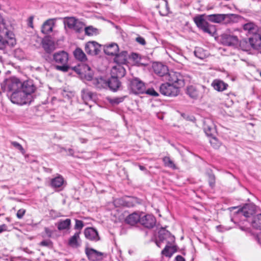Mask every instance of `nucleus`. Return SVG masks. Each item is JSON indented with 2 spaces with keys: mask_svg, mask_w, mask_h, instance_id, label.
<instances>
[{
  "mask_svg": "<svg viewBox=\"0 0 261 261\" xmlns=\"http://www.w3.org/2000/svg\"><path fill=\"white\" fill-rule=\"evenodd\" d=\"M71 69L77 73L81 75H83L84 72L89 71L91 69L90 67L88 65L84 64H81L77 66L71 67Z\"/></svg>",
  "mask_w": 261,
  "mask_h": 261,
  "instance_id": "obj_30",
  "label": "nucleus"
},
{
  "mask_svg": "<svg viewBox=\"0 0 261 261\" xmlns=\"http://www.w3.org/2000/svg\"><path fill=\"white\" fill-rule=\"evenodd\" d=\"M53 26V20L48 19L44 22L42 27L41 31L44 34H48L52 32Z\"/></svg>",
  "mask_w": 261,
  "mask_h": 261,
  "instance_id": "obj_31",
  "label": "nucleus"
},
{
  "mask_svg": "<svg viewBox=\"0 0 261 261\" xmlns=\"http://www.w3.org/2000/svg\"><path fill=\"white\" fill-rule=\"evenodd\" d=\"M160 91L165 96H175L178 94L179 89L169 83H165L160 86Z\"/></svg>",
  "mask_w": 261,
  "mask_h": 261,
  "instance_id": "obj_8",
  "label": "nucleus"
},
{
  "mask_svg": "<svg viewBox=\"0 0 261 261\" xmlns=\"http://www.w3.org/2000/svg\"><path fill=\"white\" fill-rule=\"evenodd\" d=\"M166 80L178 89L185 85V80L183 76L178 72L171 71L166 75Z\"/></svg>",
  "mask_w": 261,
  "mask_h": 261,
  "instance_id": "obj_4",
  "label": "nucleus"
},
{
  "mask_svg": "<svg viewBox=\"0 0 261 261\" xmlns=\"http://www.w3.org/2000/svg\"><path fill=\"white\" fill-rule=\"evenodd\" d=\"M126 97L125 96L108 98L109 102L112 105H117L123 102Z\"/></svg>",
  "mask_w": 261,
  "mask_h": 261,
  "instance_id": "obj_43",
  "label": "nucleus"
},
{
  "mask_svg": "<svg viewBox=\"0 0 261 261\" xmlns=\"http://www.w3.org/2000/svg\"><path fill=\"white\" fill-rule=\"evenodd\" d=\"M92 84L97 89L106 88L107 87L110 88L109 80L106 81L101 77L94 78L92 80Z\"/></svg>",
  "mask_w": 261,
  "mask_h": 261,
  "instance_id": "obj_22",
  "label": "nucleus"
},
{
  "mask_svg": "<svg viewBox=\"0 0 261 261\" xmlns=\"http://www.w3.org/2000/svg\"><path fill=\"white\" fill-rule=\"evenodd\" d=\"M132 56H133V58L135 59L137 58V57H138V55L137 54H133Z\"/></svg>",
  "mask_w": 261,
  "mask_h": 261,
  "instance_id": "obj_64",
  "label": "nucleus"
},
{
  "mask_svg": "<svg viewBox=\"0 0 261 261\" xmlns=\"http://www.w3.org/2000/svg\"><path fill=\"white\" fill-rule=\"evenodd\" d=\"M64 182V178L61 175L54 178L51 180V185L54 188L61 187Z\"/></svg>",
  "mask_w": 261,
  "mask_h": 261,
  "instance_id": "obj_35",
  "label": "nucleus"
},
{
  "mask_svg": "<svg viewBox=\"0 0 261 261\" xmlns=\"http://www.w3.org/2000/svg\"><path fill=\"white\" fill-rule=\"evenodd\" d=\"M42 47L47 53L53 51L56 47L54 41L50 39H45L42 41Z\"/></svg>",
  "mask_w": 261,
  "mask_h": 261,
  "instance_id": "obj_28",
  "label": "nucleus"
},
{
  "mask_svg": "<svg viewBox=\"0 0 261 261\" xmlns=\"http://www.w3.org/2000/svg\"><path fill=\"white\" fill-rule=\"evenodd\" d=\"M101 47V45L96 41H89L85 44V50L89 55L96 56L100 52Z\"/></svg>",
  "mask_w": 261,
  "mask_h": 261,
  "instance_id": "obj_13",
  "label": "nucleus"
},
{
  "mask_svg": "<svg viewBox=\"0 0 261 261\" xmlns=\"http://www.w3.org/2000/svg\"><path fill=\"white\" fill-rule=\"evenodd\" d=\"M80 140L82 143H85L87 142V140L84 138H80Z\"/></svg>",
  "mask_w": 261,
  "mask_h": 261,
  "instance_id": "obj_61",
  "label": "nucleus"
},
{
  "mask_svg": "<svg viewBox=\"0 0 261 261\" xmlns=\"http://www.w3.org/2000/svg\"><path fill=\"white\" fill-rule=\"evenodd\" d=\"M153 69L156 74L160 76H164L165 79L169 72L167 66L159 63L154 64Z\"/></svg>",
  "mask_w": 261,
  "mask_h": 261,
  "instance_id": "obj_21",
  "label": "nucleus"
},
{
  "mask_svg": "<svg viewBox=\"0 0 261 261\" xmlns=\"http://www.w3.org/2000/svg\"><path fill=\"white\" fill-rule=\"evenodd\" d=\"M7 229V226L6 224L0 225V233L6 231Z\"/></svg>",
  "mask_w": 261,
  "mask_h": 261,
  "instance_id": "obj_57",
  "label": "nucleus"
},
{
  "mask_svg": "<svg viewBox=\"0 0 261 261\" xmlns=\"http://www.w3.org/2000/svg\"><path fill=\"white\" fill-rule=\"evenodd\" d=\"M45 232L46 234L49 237H50L53 233V231L47 227L45 228Z\"/></svg>",
  "mask_w": 261,
  "mask_h": 261,
  "instance_id": "obj_55",
  "label": "nucleus"
},
{
  "mask_svg": "<svg viewBox=\"0 0 261 261\" xmlns=\"http://www.w3.org/2000/svg\"><path fill=\"white\" fill-rule=\"evenodd\" d=\"M127 54L126 51H122L120 54H118L117 53V55H115V61L119 64H123L125 63L127 60Z\"/></svg>",
  "mask_w": 261,
  "mask_h": 261,
  "instance_id": "obj_37",
  "label": "nucleus"
},
{
  "mask_svg": "<svg viewBox=\"0 0 261 261\" xmlns=\"http://www.w3.org/2000/svg\"><path fill=\"white\" fill-rule=\"evenodd\" d=\"M177 251V247L175 245H166L162 250V253L167 257H170L173 253Z\"/></svg>",
  "mask_w": 261,
  "mask_h": 261,
  "instance_id": "obj_32",
  "label": "nucleus"
},
{
  "mask_svg": "<svg viewBox=\"0 0 261 261\" xmlns=\"http://www.w3.org/2000/svg\"><path fill=\"white\" fill-rule=\"evenodd\" d=\"M67 151L69 153V155H73L74 154V150L71 149V148H69L68 150H67Z\"/></svg>",
  "mask_w": 261,
  "mask_h": 261,
  "instance_id": "obj_59",
  "label": "nucleus"
},
{
  "mask_svg": "<svg viewBox=\"0 0 261 261\" xmlns=\"http://www.w3.org/2000/svg\"><path fill=\"white\" fill-rule=\"evenodd\" d=\"M85 253L90 261H98L102 259L103 253L88 247L85 248Z\"/></svg>",
  "mask_w": 261,
  "mask_h": 261,
  "instance_id": "obj_16",
  "label": "nucleus"
},
{
  "mask_svg": "<svg viewBox=\"0 0 261 261\" xmlns=\"http://www.w3.org/2000/svg\"><path fill=\"white\" fill-rule=\"evenodd\" d=\"M176 261H185V258L181 255H177L175 258Z\"/></svg>",
  "mask_w": 261,
  "mask_h": 261,
  "instance_id": "obj_58",
  "label": "nucleus"
},
{
  "mask_svg": "<svg viewBox=\"0 0 261 261\" xmlns=\"http://www.w3.org/2000/svg\"><path fill=\"white\" fill-rule=\"evenodd\" d=\"M221 42L225 45L236 47L239 44V40L236 35L224 33L221 35Z\"/></svg>",
  "mask_w": 261,
  "mask_h": 261,
  "instance_id": "obj_12",
  "label": "nucleus"
},
{
  "mask_svg": "<svg viewBox=\"0 0 261 261\" xmlns=\"http://www.w3.org/2000/svg\"><path fill=\"white\" fill-rule=\"evenodd\" d=\"M83 75H85V77L87 81H91L92 82V80L94 79L92 77V74L90 72L87 74L86 72H84Z\"/></svg>",
  "mask_w": 261,
  "mask_h": 261,
  "instance_id": "obj_54",
  "label": "nucleus"
},
{
  "mask_svg": "<svg viewBox=\"0 0 261 261\" xmlns=\"http://www.w3.org/2000/svg\"><path fill=\"white\" fill-rule=\"evenodd\" d=\"M239 44L241 48L244 51H249L252 49L248 39H243L239 41Z\"/></svg>",
  "mask_w": 261,
  "mask_h": 261,
  "instance_id": "obj_40",
  "label": "nucleus"
},
{
  "mask_svg": "<svg viewBox=\"0 0 261 261\" xmlns=\"http://www.w3.org/2000/svg\"><path fill=\"white\" fill-rule=\"evenodd\" d=\"M94 94L88 89L82 91V97L85 102L93 99Z\"/></svg>",
  "mask_w": 261,
  "mask_h": 261,
  "instance_id": "obj_36",
  "label": "nucleus"
},
{
  "mask_svg": "<svg viewBox=\"0 0 261 261\" xmlns=\"http://www.w3.org/2000/svg\"><path fill=\"white\" fill-rule=\"evenodd\" d=\"M20 89L23 91V92L27 94V96H30V99L31 100V101H32L33 99L32 94L36 90V87L33 82L32 81H26L21 83Z\"/></svg>",
  "mask_w": 261,
  "mask_h": 261,
  "instance_id": "obj_15",
  "label": "nucleus"
},
{
  "mask_svg": "<svg viewBox=\"0 0 261 261\" xmlns=\"http://www.w3.org/2000/svg\"><path fill=\"white\" fill-rule=\"evenodd\" d=\"M21 82L16 77L6 79L1 84L2 88L5 91L15 92L20 89Z\"/></svg>",
  "mask_w": 261,
  "mask_h": 261,
  "instance_id": "obj_3",
  "label": "nucleus"
},
{
  "mask_svg": "<svg viewBox=\"0 0 261 261\" xmlns=\"http://www.w3.org/2000/svg\"><path fill=\"white\" fill-rule=\"evenodd\" d=\"M33 19L34 17L31 16L28 19V25L31 28H33Z\"/></svg>",
  "mask_w": 261,
  "mask_h": 261,
  "instance_id": "obj_53",
  "label": "nucleus"
},
{
  "mask_svg": "<svg viewBox=\"0 0 261 261\" xmlns=\"http://www.w3.org/2000/svg\"><path fill=\"white\" fill-rule=\"evenodd\" d=\"M254 211L255 208L253 205L247 204L243 207L239 208L238 210L237 214L240 216H243L245 218H248L253 215Z\"/></svg>",
  "mask_w": 261,
  "mask_h": 261,
  "instance_id": "obj_18",
  "label": "nucleus"
},
{
  "mask_svg": "<svg viewBox=\"0 0 261 261\" xmlns=\"http://www.w3.org/2000/svg\"><path fill=\"white\" fill-rule=\"evenodd\" d=\"M75 58L81 62H85L87 60V56L83 50L79 48H76L73 51Z\"/></svg>",
  "mask_w": 261,
  "mask_h": 261,
  "instance_id": "obj_33",
  "label": "nucleus"
},
{
  "mask_svg": "<svg viewBox=\"0 0 261 261\" xmlns=\"http://www.w3.org/2000/svg\"><path fill=\"white\" fill-rule=\"evenodd\" d=\"M159 241L156 242L158 246L161 247V243L166 242V245H173L175 242V238L171 233L164 229H161L159 232Z\"/></svg>",
  "mask_w": 261,
  "mask_h": 261,
  "instance_id": "obj_9",
  "label": "nucleus"
},
{
  "mask_svg": "<svg viewBox=\"0 0 261 261\" xmlns=\"http://www.w3.org/2000/svg\"><path fill=\"white\" fill-rule=\"evenodd\" d=\"M84 226V223L82 221L77 219L75 220V224L74 225L75 229L79 230V231H81Z\"/></svg>",
  "mask_w": 261,
  "mask_h": 261,
  "instance_id": "obj_47",
  "label": "nucleus"
},
{
  "mask_svg": "<svg viewBox=\"0 0 261 261\" xmlns=\"http://www.w3.org/2000/svg\"><path fill=\"white\" fill-rule=\"evenodd\" d=\"M128 89L134 94L144 93L145 92L144 83L138 78L128 80Z\"/></svg>",
  "mask_w": 261,
  "mask_h": 261,
  "instance_id": "obj_7",
  "label": "nucleus"
},
{
  "mask_svg": "<svg viewBox=\"0 0 261 261\" xmlns=\"http://www.w3.org/2000/svg\"><path fill=\"white\" fill-rule=\"evenodd\" d=\"M163 161L164 163L165 166L172 169H175L176 166L174 164L173 162L170 159L169 156H165L163 158Z\"/></svg>",
  "mask_w": 261,
  "mask_h": 261,
  "instance_id": "obj_44",
  "label": "nucleus"
},
{
  "mask_svg": "<svg viewBox=\"0 0 261 261\" xmlns=\"http://www.w3.org/2000/svg\"><path fill=\"white\" fill-rule=\"evenodd\" d=\"M187 93L193 98H196L198 96V91L193 86H190L187 87Z\"/></svg>",
  "mask_w": 261,
  "mask_h": 261,
  "instance_id": "obj_38",
  "label": "nucleus"
},
{
  "mask_svg": "<svg viewBox=\"0 0 261 261\" xmlns=\"http://www.w3.org/2000/svg\"><path fill=\"white\" fill-rule=\"evenodd\" d=\"M136 41L139 43V44L142 45H144L146 44V41L145 40V39H144V38L142 37H138L136 38Z\"/></svg>",
  "mask_w": 261,
  "mask_h": 261,
  "instance_id": "obj_52",
  "label": "nucleus"
},
{
  "mask_svg": "<svg viewBox=\"0 0 261 261\" xmlns=\"http://www.w3.org/2000/svg\"><path fill=\"white\" fill-rule=\"evenodd\" d=\"M40 244L43 246H49L50 244V242L49 241H43L40 242Z\"/></svg>",
  "mask_w": 261,
  "mask_h": 261,
  "instance_id": "obj_56",
  "label": "nucleus"
},
{
  "mask_svg": "<svg viewBox=\"0 0 261 261\" xmlns=\"http://www.w3.org/2000/svg\"><path fill=\"white\" fill-rule=\"evenodd\" d=\"M30 96L23 92L21 89L13 92L10 95V98L11 102L13 103L23 105L28 103H30Z\"/></svg>",
  "mask_w": 261,
  "mask_h": 261,
  "instance_id": "obj_5",
  "label": "nucleus"
},
{
  "mask_svg": "<svg viewBox=\"0 0 261 261\" xmlns=\"http://www.w3.org/2000/svg\"><path fill=\"white\" fill-rule=\"evenodd\" d=\"M194 21L197 26L204 32L210 34L213 33V26L210 25L207 21L203 18V15L198 16L195 17Z\"/></svg>",
  "mask_w": 261,
  "mask_h": 261,
  "instance_id": "obj_11",
  "label": "nucleus"
},
{
  "mask_svg": "<svg viewBox=\"0 0 261 261\" xmlns=\"http://www.w3.org/2000/svg\"><path fill=\"white\" fill-rule=\"evenodd\" d=\"M139 168L141 170H145V167L143 166H141V165H140L139 166Z\"/></svg>",
  "mask_w": 261,
  "mask_h": 261,
  "instance_id": "obj_63",
  "label": "nucleus"
},
{
  "mask_svg": "<svg viewBox=\"0 0 261 261\" xmlns=\"http://www.w3.org/2000/svg\"><path fill=\"white\" fill-rule=\"evenodd\" d=\"M248 40L251 48L258 50L261 45V33L252 35Z\"/></svg>",
  "mask_w": 261,
  "mask_h": 261,
  "instance_id": "obj_23",
  "label": "nucleus"
},
{
  "mask_svg": "<svg viewBox=\"0 0 261 261\" xmlns=\"http://www.w3.org/2000/svg\"><path fill=\"white\" fill-rule=\"evenodd\" d=\"M85 34L88 36H93L97 35L99 32L97 29L92 26H89L85 28Z\"/></svg>",
  "mask_w": 261,
  "mask_h": 261,
  "instance_id": "obj_41",
  "label": "nucleus"
},
{
  "mask_svg": "<svg viewBox=\"0 0 261 261\" xmlns=\"http://www.w3.org/2000/svg\"><path fill=\"white\" fill-rule=\"evenodd\" d=\"M214 89L218 91H223L226 90L228 85L220 80H215L212 83Z\"/></svg>",
  "mask_w": 261,
  "mask_h": 261,
  "instance_id": "obj_27",
  "label": "nucleus"
},
{
  "mask_svg": "<svg viewBox=\"0 0 261 261\" xmlns=\"http://www.w3.org/2000/svg\"><path fill=\"white\" fill-rule=\"evenodd\" d=\"M144 93L153 96H158L159 95L158 92H156L153 88H149L147 90H145V92Z\"/></svg>",
  "mask_w": 261,
  "mask_h": 261,
  "instance_id": "obj_49",
  "label": "nucleus"
},
{
  "mask_svg": "<svg viewBox=\"0 0 261 261\" xmlns=\"http://www.w3.org/2000/svg\"><path fill=\"white\" fill-rule=\"evenodd\" d=\"M105 53L109 56H115L118 53L119 47L116 43H112L103 46Z\"/></svg>",
  "mask_w": 261,
  "mask_h": 261,
  "instance_id": "obj_24",
  "label": "nucleus"
},
{
  "mask_svg": "<svg viewBox=\"0 0 261 261\" xmlns=\"http://www.w3.org/2000/svg\"><path fill=\"white\" fill-rule=\"evenodd\" d=\"M81 231L76 232L71 237L68 242V245L72 248H76L80 246Z\"/></svg>",
  "mask_w": 261,
  "mask_h": 261,
  "instance_id": "obj_25",
  "label": "nucleus"
},
{
  "mask_svg": "<svg viewBox=\"0 0 261 261\" xmlns=\"http://www.w3.org/2000/svg\"><path fill=\"white\" fill-rule=\"evenodd\" d=\"M203 129L208 136H213L216 133V127L213 121L208 118L205 119L203 122Z\"/></svg>",
  "mask_w": 261,
  "mask_h": 261,
  "instance_id": "obj_19",
  "label": "nucleus"
},
{
  "mask_svg": "<svg viewBox=\"0 0 261 261\" xmlns=\"http://www.w3.org/2000/svg\"><path fill=\"white\" fill-rule=\"evenodd\" d=\"M140 223L146 228H152L155 225L156 219L152 215L141 216Z\"/></svg>",
  "mask_w": 261,
  "mask_h": 261,
  "instance_id": "obj_14",
  "label": "nucleus"
},
{
  "mask_svg": "<svg viewBox=\"0 0 261 261\" xmlns=\"http://www.w3.org/2000/svg\"><path fill=\"white\" fill-rule=\"evenodd\" d=\"M15 44V41L13 39H10V42L6 39L0 35V49H4L7 47H11Z\"/></svg>",
  "mask_w": 261,
  "mask_h": 261,
  "instance_id": "obj_34",
  "label": "nucleus"
},
{
  "mask_svg": "<svg viewBox=\"0 0 261 261\" xmlns=\"http://www.w3.org/2000/svg\"><path fill=\"white\" fill-rule=\"evenodd\" d=\"M63 22L65 28L68 27L77 33L81 32L85 27L83 22L73 17H65Z\"/></svg>",
  "mask_w": 261,
  "mask_h": 261,
  "instance_id": "obj_6",
  "label": "nucleus"
},
{
  "mask_svg": "<svg viewBox=\"0 0 261 261\" xmlns=\"http://www.w3.org/2000/svg\"><path fill=\"white\" fill-rule=\"evenodd\" d=\"M126 206L133 207L138 203V199L136 198H131L125 201Z\"/></svg>",
  "mask_w": 261,
  "mask_h": 261,
  "instance_id": "obj_45",
  "label": "nucleus"
},
{
  "mask_svg": "<svg viewBox=\"0 0 261 261\" xmlns=\"http://www.w3.org/2000/svg\"><path fill=\"white\" fill-rule=\"evenodd\" d=\"M210 142L213 147L216 149L218 148L221 144V142L216 137H212L210 140Z\"/></svg>",
  "mask_w": 261,
  "mask_h": 261,
  "instance_id": "obj_46",
  "label": "nucleus"
},
{
  "mask_svg": "<svg viewBox=\"0 0 261 261\" xmlns=\"http://www.w3.org/2000/svg\"><path fill=\"white\" fill-rule=\"evenodd\" d=\"M141 216L139 215L138 213H134L126 217L125 222L126 223L131 225H134L138 222H140Z\"/></svg>",
  "mask_w": 261,
  "mask_h": 261,
  "instance_id": "obj_29",
  "label": "nucleus"
},
{
  "mask_svg": "<svg viewBox=\"0 0 261 261\" xmlns=\"http://www.w3.org/2000/svg\"><path fill=\"white\" fill-rule=\"evenodd\" d=\"M243 28L249 35H254L261 33V28L258 27L252 22H249L244 24L243 25Z\"/></svg>",
  "mask_w": 261,
  "mask_h": 261,
  "instance_id": "obj_17",
  "label": "nucleus"
},
{
  "mask_svg": "<svg viewBox=\"0 0 261 261\" xmlns=\"http://www.w3.org/2000/svg\"><path fill=\"white\" fill-rule=\"evenodd\" d=\"M84 234L86 239L93 242H97L100 240L97 231L92 227L86 228L84 230Z\"/></svg>",
  "mask_w": 261,
  "mask_h": 261,
  "instance_id": "obj_20",
  "label": "nucleus"
},
{
  "mask_svg": "<svg viewBox=\"0 0 261 261\" xmlns=\"http://www.w3.org/2000/svg\"><path fill=\"white\" fill-rule=\"evenodd\" d=\"M111 77L109 79L110 89L116 91L119 89L121 83L119 79L123 77L125 74V69L120 65L114 66L111 69Z\"/></svg>",
  "mask_w": 261,
  "mask_h": 261,
  "instance_id": "obj_1",
  "label": "nucleus"
},
{
  "mask_svg": "<svg viewBox=\"0 0 261 261\" xmlns=\"http://www.w3.org/2000/svg\"><path fill=\"white\" fill-rule=\"evenodd\" d=\"M194 55L197 58L200 59H203L206 57L205 51L200 47L196 48L194 51Z\"/></svg>",
  "mask_w": 261,
  "mask_h": 261,
  "instance_id": "obj_42",
  "label": "nucleus"
},
{
  "mask_svg": "<svg viewBox=\"0 0 261 261\" xmlns=\"http://www.w3.org/2000/svg\"><path fill=\"white\" fill-rule=\"evenodd\" d=\"M232 16V14H215L206 16V19L214 23L224 21V23H227L230 21Z\"/></svg>",
  "mask_w": 261,
  "mask_h": 261,
  "instance_id": "obj_10",
  "label": "nucleus"
},
{
  "mask_svg": "<svg viewBox=\"0 0 261 261\" xmlns=\"http://www.w3.org/2000/svg\"><path fill=\"white\" fill-rule=\"evenodd\" d=\"M251 224L253 227L256 229H261V214L253 217Z\"/></svg>",
  "mask_w": 261,
  "mask_h": 261,
  "instance_id": "obj_39",
  "label": "nucleus"
},
{
  "mask_svg": "<svg viewBox=\"0 0 261 261\" xmlns=\"http://www.w3.org/2000/svg\"><path fill=\"white\" fill-rule=\"evenodd\" d=\"M208 182L211 187H213L215 184V176L213 174H208Z\"/></svg>",
  "mask_w": 261,
  "mask_h": 261,
  "instance_id": "obj_50",
  "label": "nucleus"
},
{
  "mask_svg": "<svg viewBox=\"0 0 261 261\" xmlns=\"http://www.w3.org/2000/svg\"><path fill=\"white\" fill-rule=\"evenodd\" d=\"M68 59V54L66 51L62 50L55 53L53 55V61L57 64L56 69L63 72L68 71L70 68L67 65Z\"/></svg>",
  "mask_w": 261,
  "mask_h": 261,
  "instance_id": "obj_2",
  "label": "nucleus"
},
{
  "mask_svg": "<svg viewBox=\"0 0 261 261\" xmlns=\"http://www.w3.org/2000/svg\"><path fill=\"white\" fill-rule=\"evenodd\" d=\"M3 22H4L3 17L2 15H1V14L0 13V24H3Z\"/></svg>",
  "mask_w": 261,
  "mask_h": 261,
  "instance_id": "obj_60",
  "label": "nucleus"
},
{
  "mask_svg": "<svg viewBox=\"0 0 261 261\" xmlns=\"http://www.w3.org/2000/svg\"><path fill=\"white\" fill-rule=\"evenodd\" d=\"M11 144L16 149H18L21 151L22 154L25 153V150L23 147L17 142H12Z\"/></svg>",
  "mask_w": 261,
  "mask_h": 261,
  "instance_id": "obj_48",
  "label": "nucleus"
},
{
  "mask_svg": "<svg viewBox=\"0 0 261 261\" xmlns=\"http://www.w3.org/2000/svg\"><path fill=\"white\" fill-rule=\"evenodd\" d=\"M25 210L24 209L21 208L19 210L16 214L17 217L18 219H21L25 214Z\"/></svg>",
  "mask_w": 261,
  "mask_h": 261,
  "instance_id": "obj_51",
  "label": "nucleus"
},
{
  "mask_svg": "<svg viewBox=\"0 0 261 261\" xmlns=\"http://www.w3.org/2000/svg\"><path fill=\"white\" fill-rule=\"evenodd\" d=\"M59 230L62 231L64 230L70 229L71 225V221L70 219L65 220H60L56 224Z\"/></svg>",
  "mask_w": 261,
  "mask_h": 261,
  "instance_id": "obj_26",
  "label": "nucleus"
},
{
  "mask_svg": "<svg viewBox=\"0 0 261 261\" xmlns=\"http://www.w3.org/2000/svg\"><path fill=\"white\" fill-rule=\"evenodd\" d=\"M240 229L243 231H247L248 229V228H245L244 227H243V226H240Z\"/></svg>",
  "mask_w": 261,
  "mask_h": 261,
  "instance_id": "obj_62",
  "label": "nucleus"
}]
</instances>
